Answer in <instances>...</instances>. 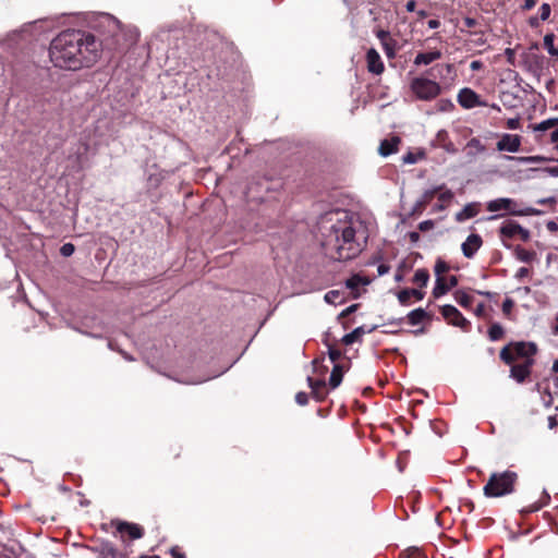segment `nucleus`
<instances>
[{
	"mask_svg": "<svg viewBox=\"0 0 558 558\" xmlns=\"http://www.w3.org/2000/svg\"><path fill=\"white\" fill-rule=\"evenodd\" d=\"M102 44L93 34L82 31H64L50 43L49 57L54 66L77 71L98 62Z\"/></svg>",
	"mask_w": 558,
	"mask_h": 558,
	"instance_id": "nucleus-1",
	"label": "nucleus"
},
{
	"mask_svg": "<svg viewBox=\"0 0 558 558\" xmlns=\"http://www.w3.org/2000/svg\"><path fill=\"white\" fill-rule=\"evenodd\" d=\"M368 238L366 227L356 215L348 211L336 213L325 239L326 253L336 260H348L355 257Z\"/></svg>",
	"mask_w": 558,
	"mask_h": 558,
	"instance_id": "nucleus-2",
	"label": "nucleus"
},
{
	"mask_svg": "<svg viewBox=\"0 0 558 558\" xmlns=\"http://www.w3.org/2000/svg\"><path fill=\"white\" fill-rule=\"evenodd\" d=\"M518 475L512 471L493 473L483 488L484 495L489 498L502 497L513 493Z\"/></svg>",
	"mask_w": 558,
	"mask_h": 558,
	"instance_id": "nucleus-3",
	"label": "nucleus"
},
{
	"mask_svg": "<svg viewBox=\"0 0 558 558\" xmlns=\"http://www.w3.org/2000/svg\"><path fill=\"white\" fill-rule=\"evenodd\" d=\"M537 353V345L534 342H510L505 345L499 353L501 361L506 364L511 365L518 359L524 361L534 360V355Z\"/></svg>",
	"mask_w": 558,
	"mask_h": 558,
	"instance_id": "nucleus-4",
	"label": "nucleus"
},
{
	"mask_svg": "<svg viewBox=\"0 0 558 558\" xmlns=\"http://www.w3.org/2000/svg\"><path fill=\"white\" fill-rule=\"evenodd\" d=\"M488 211L495 213V211H505L507 214L513 215V216H530V215H538L539 211L526 207V208H519L517 202L512 198L508 197H501L496 198L487 203L486 206Z\"/></svg>",
	"mask_w": 558,
	"mask_h": 558,
	"instance_id": "nucleus-5",
	"label": "nucleus"
},
{
	"mask_svg": "<svg viewBox=\"0 0 558 558\" xmlns=\"http://www.w3.org/2000/svg\"><path fill=\"white\" fill-rule=\"evenodd\" d=\"M410 87L413 94L421 100H432L441 92L437 82L425 77L413 78Z\"/></svg>",
	"mask_w": 558,
	"mask_h": 558,
	"instance_id": "nucleus-6",
	"label": "nucleus"
},
{
	"mask_svg": "<svg viewBox=\"0 0 558 558\" xmlns=\"http://www.w3.org/2000/svg\"><path fill=\"white\" fill-rule=\"evenodd\" d=\"M440 311L449 324L463 330H466L470 326V322L453 305H444Z\"/></svg>",
	"mask_w": 558,
	"mask_h": 558,
	"instance_id": "nucleus-7",
	"label": "nucleus"
},
{
	"mask_svg": "<svg viewBox=\"0 0 558 558\" xmlns=\"http://www.w3.org/2000/svg\"><path fill=\"white\" fill-rule=\"evenodd\" d=\"M496 147L499 151L517 153L521 147V136L518 134H502Z\"/></svg>",
	"mask_w": 558,
	"mask_h": 558,
	"instance_id": "nucleus-8",
	"label": "nucleus"
},
{
	"mask_svg": "<svg viewBox=\"0 0 558 558\" xmlns=\"http://www.w3.org/2000/svg\"><path fill=\"white\" fill-rule=\"evenodd\" d=\"M458 102L465 109H472L480 106H485V102L480 100V96L471 88H462L458 94Z\"/></svg>",
	"mask_w": 558,
	"mask_h": 558,
	"instance_id": "nucleus-9",
	"label": "nucleus"
},
{
	"mask_svg": "<svg viewBox=\"0 0 558 558\" xmlns=\"http://www.w3.org/2000/svg\"><path fill=\"white\" fill-rule=\"evenodd\" d=\"M534 360L523 361L521 364H511L510 377L517 383H523L530 375Z\"/></svg>",
	"mask_w": 558,
	"mask_h": 558,
	"instance_id": "nucleus-10",
	"label": "nucleus"
},
{
	"mask_svg": "<svg viewBox=\"0 0 558 558\" xmlns=\"http://www.w3.org/2000/svg\"><path fill=\"white\" fill-rule=\"evenodd\" d=\"M458 284V278L451 276L449 279L445 277L436 278L435 287L433 289V296L438 299L445 295L451 288Z\"/></svg>",
	"mask_w": 558,
	"mask_h": 558,
	"instance_id": "nucleus-11",
	"label": "nucleus"
},
{
	"mask_svg": "<svg viewBox=\"0 0 558 558\" xmlns=\"http://www.w3.org/2000/svg\"><path fill=\"white\" fill-rule=\"evenodd\" d=\"M366 62H367V70L376 75H379L384 72L385 65L381 61V58L376 49L371 48L368 49L366 53Z\"/></svg>",
	"mask_w": 558,
	"mask_h": 558,
	"instance_id": "nucleus-12",
	"label": "nucleus"
},
{
	"mask_svg": "<svg viewBox=\"0 0 558 558\" xmlns=\"http://www.w3.org/2000/svg\"><path fill=\"white\" fill-rule=\"evenodd\" d=\"M482 238L478 234H470L461 246L463 255L466 258H472L474 254L478 251V248L482 246Z\"/></svg>",
	"mask_w": 558,
	"mask_h": 558,
	"instance_id": "nucleus-13",
	"label": "nucleus"
},
{
	"mask_svg": "<svg viewBox=\"0 0 558 558\" xmlns=\"http://www.w3.org/2000/svg\"><path fill=\"white\" fill-rule=\"evenodd\" d=\"M500 233L502 236L506 238H513L518 234H520L523 240H526L529 238V231L523 229L517 222H507L502 225L500 228Z\"/></svg>",
	"mask_w": 558,
	"mask_h": 558,
	"instance_id": "nucleus-14",
	"label": "nucleus"
},
{
	"mask_svg": "<svg viewBox=\"0 0 558 558\" xmlns=\"http://www.w3.org/2000/svg\"><path fill=\"white\" fill-rule=\"evenodd\" d=\"M441 187H435L432 190L425 191L422 196L415 202L412 214H421L425 207L433 201L435 195L438 191H440Z\"/></svg>",
	"mask_w": 558,
	"mask_h": 558,
	"instance_id": "nucleus-15",
	"label": "nucleus"
},
{
	"mask_svg": "<svg viewBox=\"0 0 558 558\" xmlns=\"http://www.w3.org/2000/svg\"><path fill=\"white\" fill-rule=\"evenodd\" d=\"M399 144H400V138L397 136L384 140L380 142L378 151L381 156L387 157L398 150Z\"/></svg>",
	"mask_w": 558,
	"mask_h": 558,
	"instance_id": "nucleus-16",
	"label": "nucleus"
},
{
	"mask_svg": "<svg viewBox=\"0 0 558 558\" xmlns=\"http://www.w3.org/2000/svg\"><path fill=\"white\" fill-rule=\"evenodd\" d=\"M440 58H441L440 50L420 52L416 54V57L414 59V64L415 65H422V64L427 65Z\"/></svg>",
	"mask_w": 558,
	"mask_h": 558,
	"instance_id": "nucleus-17",
	"label": "nucleus"
},
{
	"mask_svg": "<svg viewBox=\"0 0 558 558\" xmlns=\"http://www.w3.org/2000/svg\"><path fill=\"white\" fill-rule=\"evenodd\" d=\"M375 329V327L373 328H369V329H365L364 327H357L355 328L353 331H351L350 333H347L342 337V342L345 344V345H350L354 342H359L362 340V337L367 333V332H372L373 330Z\"/></svg>",
	"mask_w": 558,
	"mask_h": 558,
	"instance_id": "nucleus-18",
	"label": "nucleus"
},
{
	"mask_svg": "<svg viewBox=\"0 0 558 558\" xmlns=\"http://www.w3.org/2000/svg\"><path fill=\"white\" fill-rule=\"evenodd\" d=\"M412 296L416 300H422L424 298V293L416 289H404L398 293V300L402 305H408Z\"/></svg>",
	"mask_w": 558,
	"mask_h": 558,
	"instance_id": "nucleus-19",
	"label": "nucleus"
},
{
	"mask_svg": "<svg viewBox=\"0 0 558 558\" xmlns=\"http://www.w3.org/2000/svg\"><path fill=\"white\" fill-rule=\"evenodd\" d=\"M440 187L441 190L437 192L439 204L435 206V210H444L453 199V193L450 190H444L442 186Z\"/></svg>",
	"mask_w": 558,
	"mask_h": 558,
	"instance_id": "nucleus-20",
	"label": "nucleus"
},
{
	"mask_svg": "<svg viewBox=\"0 0 558 558\" xmlns=\"http://www.w3.org/2000/svg\"><path fill=\"white\" fill-rule=\"evenodd\" d=\"M477 213L478 209L476 204H468L461 211L457 213L456 220L462 222L466 219L475 217Z\"/></svg>",
	"mask_w": 558,
	"mask_h": 558,
	"instance_id": "nucleus-21",
	"label": "nucleus"
},
{
	"mask_svg": "<svg viewBox=\"0 0 558 558\" xmlns=\"http://www.w3.org/2000/svg\"><path fill=\"white\" fill-rule=\"evenodd\" d=\"M453 298H454L456 302L464 308L471 307V305L473 303V296H471L469 293H466L463 290H457L453 293Z\"/></svg>",
	"mask_w": 558,
	"mask_h": 558,
	"instance_id": "nucleus-22",
	"label": "nucleus"
},
{
	"mask_svg": "<svg viewBox=\"0 0 558 558\" xmlns=\"http://www.w3.org/2000/svg\"><path fill=\"white\" fill-rule=\"evenodd\" d=\"M119 530L121 532L128 533V535L132 539L141 538L143 536L142 529L138 525H136V524L123 523V524L120 525Z\"/></svg>",
	"mask_w": 558,
	"mask_h": 558,
	"instance_id": "nucleus-23",
	"label": "nucleus"
},
{
	"mask_svg": "<svg viewBox=\"0 0 558 558\" xmlns=\"http://www.w3.org/2000/svg\"><path fill=\"white\" fill-rule=\"evenodd\" d=\"M342 377H343V369L340 365L336 364L331 371L330 378H329L330 387L333 389L337 388L341 384Z\"/></svg>",
	"mask_w": 558,
	"mask_h": 558,
	"instance_id": "nucleus-24",
	"label": "nucleus"
},
{
	"mask_svg": "<svg viewBox=\"0 0 558 558\" xmlns=\"http://www.w3.org/2000/svg\"><path fill=\"white\" fill-rule=\"evenodd\" d=\"M427 316V313L425 312V310L423 308H416V310H413L411 311L409 314H408V320H409V324L412 325V326H416L418 325L420 323L423 322V319Z\"/></svg>",
	"mask_w": 558,
	"mask_h": 558,
	"instance_id": "nucleus-25",
	"label": "nucleus"
},
{
	"mask_svg": "<svg viewBox=\"0 0 558 558\" xmlns=\"http://www.w3.org/2000/svg\"><path fill=\"white\" fill-rule=\"evenodd\" d=\"M506 159L514 160L519 163H534V162H543V161L547 160L543 156H526V157L506 156Z\"/></svg>",
	"mask_w": 558,
	"mask_h": 558,
	"instance_id": "nucleus-26",
	"label": "nucleus"
},
{
	"mask_svg": "<svg viewBox=\"0 0 558 558\" xmlns=\"http://www.w3.org/2000/svg\"><path fill=\"white\" fill-rule=\"evenodd\" d=\"M429 280V274L426 269H417L413 277V282L420 287H425Z\"/></svg>",
	"mask_w": 558,
	"mask_h": 558,
	"instance_id": "nucleus-27",
	"label": "nucleus"
},
{
	"mask_svg": "<svg viewBox=\"0 0 558 558\" xmlns=\"http://www.w3.org/2000/svg\"><path fill=\"white\" fill-rule=\"evenodd\" d=\"M488 336L492 341H497L504 336V328L500 324H493L488 329Z\"/></svg>",
	"mask_w": 558,
	"mask_h": 558,
	"instance_id": "nucleus-28",
	"label": "nucleus"
},
{
	"mask_svg": "<svg viewBox=\"0 0 558 558\" xmlns=\"http://www.w3.org/2000/svg\"><path fill=\"white\" fill-rule=\"evenodd\" d=\"M556 125H558V117L542 121L541 123L534 126V131L544 132Z\"/></svg>",
	"mask_w": 558,
	"mask_h": 558,
	"instance_id": "nucleus-29",
	"label": "nucleus"
},
{
	"mask_svg": "<svg viewBox=\"0 0 558 558\" xmlns=\"http://www.w3.org/2000/svg\"><path fill=\"white\" fill-rule=\"evenodd\" d=\"M554 34H547L544 37V46L546 47L548 53L550 56L557 57L558 56V49L554 46Z\"/></svg>",
	"mask_w": 558,
	"mask_h": 558,
	"instance_id": "nucleus-30",
	"label": "nucleus"
},
{
	"mask_svg": "<svg viewBox=\"0 0 558 558\" xmlns=\"http://www.w3.org/2000/svg\"><path fill=\"white\" fill-rule=\"evenodd\" d=\"M307 381L312 389L313 395L316 398L322 399L323 396H320L319 390L325 387V381L324 380H314L311 377L307 378Z\"/></svg>",
	"mask_w": 558,
	"mask_h": 558,
	"instance_id": "nucleus-31",
	"label": "nucleus"
},
{
	"mask_svg": "<svg viewBox=\"0 0 558 558\" xmlns=\"http://www.w3.org/2000/svg\"><path fill=\"white\" fill-rule=\"evenodd\" d=\"M517 258L523 263H530L535 256L534 252L527 251L525 248L518 247L515 251Z\"/></svg>",
	"mask_w": 558,
	"mask_h": 558,
	"instance_id": "nucleus-32",
	"label": "nucleus"
},
{
	"mask_svg": "<svg viewBox=\"0 0 558 558\" xmlns=\"http://www.w3.org/2000/svg\"><path fill=\"white\" fill-rule=\"evenodd\" d=\"M449 269V266L448 264L442 260V259H438L435 264V275H436V278H439V277H442V275L448 271Z\"/></svg>",
	"mask_w": 558,
	"mask_h": 558,
	"instance_id": "nucleus-33",
	"label": "nucleus"
},
{
	"mask_svg": "<svg viewBox=\"0 0 558 558\" xmlns=\"http://www.w3.org/2000/svg\"><path fill=\"white\" fill-rule=\"evenodd\" d=\"M381 46H383V48L385 50L386 56L389 59L395 58V56H396V50H395L396 43L393 40H389V41L383 44Z\"/></svg>",
	"mask_w": 558,
	"mask_h": 558,
	"instance_id": "nucleus-34",
	"label": "nucleus"
},
{
	"mask_svg": "<svg viewBox=\"0 0 558 558\" xmlns=\"http://www.w3.org/2000/svg\"><path fill=\"white\" fill-rule=\"evenodd\" d=\"M340 298V292L339 291H336V290H331L329 292H327L324 296L325 301L327 303H331V304H335L337 303V301L339 300Z\"/></svg>",
	"mask_w": 558,
	"mask_h": 558,
	"instance_id": "nucleus-35",
	"label": "nucleus"
},
{
	"mask_svg": "<svg viewBox=\"0 0 558 558\" xmlns=\"http://www.w3.org/2000/svg\"><path fill=\"white\" fill-rule=\"evenodd\" d=\"M75 251V247L72 243H65L61 246L60 253L64 257L71 256Z\"/></svg>",
	"mask_w": 558,
	"mask_h": 558,
	"instance_id": "nucleus-36",
	"label": "nucleus"
},
{
	"mask_svg": "<svg viewBox=\"0 0 558 558\" xmlns=\"http://www.w3.org/2000/svg\"><path fill=\"white\" fill-rule=\"evenodd\" d=\"M514 306V302L512 299H509L507 298L504 303H502V313L506 315V316H510L511 314V311Z\"/></svg>",
	"mask_w": 558,
	"mask_h": 558,
	"instance_id": "nucleus-37",
	"label": "nucleus"
},
{
	"mask_svg": "<svg viewBox=\"0 0 558 558\" xmlns=\"http://www.w3.org/2000/svg\"><path fill=\"white\" fill-rule=\"evenodd\" d=\"M328 355L331 362H337L341 357V352L338 349H335L328 345Z\"/></svg>",
	"mask_w": 558,
	"mask_h": 558,
	"instance_id": "nucleus-38",
	"label": "nucleus"
},
{
	"mask_svg": "<svg viewBox=\"0 0 558 558\" xmlns=\"http://www.w3.org/2000/svg\"><path fill=\"white\" fill-rule=\"evenodd\" d=\"M405 558H426L424 556V554L417 549V548H414V549H409L405 554H404Z\"/></svg>",
	"mask_w": 558,
	"mask_h": 558,
	"instance_id": "nucleus-39",
	"label": "nucleus"
},
{
	"mask_svg": "<svg viewBox=\"0 0 558 558\" xmlns=\"http://www.w3.org/2000/svg\"><path fill=\"white\" fill-rule=\"evenodd\" d=\"M376 36L377 38L380 40L381 45L391 40L390 39V35H389V32L385 31V29H378L376 32Z\"/></svg>",
	"mask_w": 558,
	"mask_h": 558,
	"instance_id": "nucleus-40",
	"label": "nucleus"
},
{
	"mask_svg": "<svg viewBox=\"0 0 558 558\" xmlns=\"http://www.w3.org/2000/svg\"><path fill=\"white\" fill-rule=\"evenodd\" d=\"M295 401L299 405H306L308 402V396L306 392H298L295 396Z\"/></svg>",
	"mask_w": 558,
	"mask_h": 558,
	"instance_id": "nucleus-41",
	"label": "nucleus"
},
{
	"mask_svg": "<svg viewBox=\"0 0 558 558\" xmlns=\"http://www.w3.org/2000/svg\"><path fill=\"white\" fill-rule=\"evenodd\" d=\"M541 11V19L543 21H546L550 15V7L547 3H543L539 8Z\"/></svg>",
	"mask_w": 558,
	"mask_h": 558,
	"instance_id": "nucleus-42",
	"label": "nucleus"
},
{
	"mask_svg": "<svg viewBox=\"0 0 558 558\" xmlns=\"http://www.w3.org/2000/svg\"><path fill=\"white\" fill-rule=\"evenodd\" d=\"M507 128L509 130H518L520 128V119L511 118L507 120Z\"/></svg>",
	"mask_w": 558,
	"mask_h": 558,
	"instance_id": "nucleus-43",
	"label": "nucleus"
},
{
	"mask_svg": "<svg viewBox=\"0 0 558 558\" xmlns=\"http://www.w3.org/2000/svg\"><path fill=\"white\" fill-rule=\"evenodd\" d=\"M529 275V269L526 267H521L518 269L515 274L517 279H522Z\"/></svg>",
	"mask_w": 558,
	"mask_h": 558,
	"instance_id": "nucleus-44",
	"label": "nucleus"
},
{
	"mask_svg": "<svg viewBox=\"0 0 558 558\" xmlns=\"http://www.w3.org/2000/svg\"><path fill=\"white\" fill-rule=\"evenodd\" d=\"M483 68V63L480 60H474L470 64V69L472 71H478Z\"/></svg>",
	"mask_w": 558,
	"mask_h": 558,
	"instance_id": "nucleus-45",
	"label": "nucleus"
},
{
	"mask_svg": "<svg viewBox=\"0 0 558 558\" xmlns=\"http://www.w3.org/2000/svg\"><path fill=\"white\" fill-rule=\"evenodd\" d=\"M463 22L464 25L469 28L475 27L477 24L476 20L472 17H465Z\"/></svg>",
	"mask_w": 558,
	"mask_h": 558,
	"instance_id": "nucleus-46",
	"label": "nucleus"
},
{
	"mask_svg": "<svg viewBox=\"0 0 558 558\" xmlns=\"http://www.w3.org/2000/svg\"><path fill=\"white\" fill-rule=\"evenodd\" d=\"M403 162L404 163H414V162H416V158L414 157L413 154L409 153L405 156H403Z\"/></svg>",
	"mask_w": 558,
	"mask_h": 558,
	"instance_id": "nucleus-47",
	"label": "nucleus"
},
{
	"mask_svg": "<svg viewBox=\"0 0 558 558\" xmlns=\"http://www.w3.org/2000/svg\"><path fill=\"white\" fill-rule=\"evenodd\" d=\"M360 279L357 277H353L347 281V286L351 289L355 288L359 284Z\"/></svg>",
	"mask_w": 558,
	"mask_h": 558,
	"instance_id": "nucleus-48",
	"label": "nucleus"
},
{
	"mask_svg": "<svg viewBox=\"0 0 558 558\" xmlns=\"http://www.w3.org/2000/svg\"><path fill=\"white\" fill-rule=\"evenodd\" d=\"M389 269H390L389 266H387L385 264H381V265L378 266V269H377L378 270V275L379 276H384V275L388 274Z\"/></svg>",
	"mask_w": 558,
	"mask_h": 558,
	"instance_id": "nucleus-49",
	"label": "nucleus"
},
{
	"mask_svg": "<svg viewBox=\"0 0 558 558\" xmlns=\"http://www.w3.org/2000/svg\"><path fill=\"white\" fill-rule=\"evenodd\" d=\"M546 227H547L548 231H550V232H556L558 230V223L555 221H548L546 223Z\"/></svg>",
	"mask_w": 558,
	"mask_h": 558,
	"instance_id": "nucleus-50",
	"label": "nucleus"
},
{
	"mask_svg": "<svg viewBox=\"0 0 558 558\" xmlns=\"http://www.w3.org/2000/svg\"><path fill=\"white\" fill-rule=\"evenodd\" d=\"M433 226V222L427 220V221H423L420 223L418 228L421 231H426L427 229H429L430 227Z\"/></svg>",
	"mask_w": 558,
	"mask_h": 558,
	"instance_id": "nucleus-51",
	"label": "nucleus"
},
{
	"mask_svg": "<svg viewBox=\"0 0 558 558\" xmlns=\"http://www.w3.org/2000/svg\"><path fill=\"white\" fill-rule=\"evenodd\" d=\"M356 307H357V304H353V305H351V306L347 307V308L341 313V316H347V315H349V314L353 313V312L356 310Z\"/></svg>",
	"mask_w": 558,
	"mask_h": 558,
	"instance_id": "nucleus-52",
	"label": "nucleus"
},
{
	"mask_svg": "<svg viewBox=\"0 0 558 558\" xmlns=\"http://www.w3.org/2000/svg\"><path fill=\"white\" fill-rule=\"evenodd\" d=\"M536 3V0H524V10H531Z\"/></svg>",
	"mask_w": 558,
	"mask_h": 558,
	"instance_id": "nucleus-53",
	"label": "nucleus"
},
{
	"mask_svg": "<svg viewBox=\"0 0 558 558\" xmlns=\"http://www.w3.org/2000/svg\"><path fill=\"white\" fill-rule=\"evenodd\" d=\"M416 2L415 0H409L405 8L409 12H413L415 10Z\"/></svg>",
	"mask_w": 558,
	"mask_h": 558,
	"instance_id": "nucleus-54",
	"label": "nucleus"
},
{
	"mask_svg": "<svg viewBox=\"0 0 558 558\" xmlns=\"http://www.w3.org/2000/svg\"><path fill=\"white\" fill-rule=\"evenodd\" d=\"M546 171L553 177H558V167L547 168Z\"/></svg>",
	"mask_w": 558,
	"mask_h": 558,
	"instance_id": "nucleus-55",
	"label": "nucleus"
},
{
	"mask_svg": "<svg viewBox=\"0 0 558 558\" xmlns=\"http://www.w3.org/2000/svg\"><path fill=\"white\" fill-rule=\"evenodd\" d=\"M171 555H172L173 558H185L184 554L178 551L174 548L171 549Z\"/></svg>",
	"mask_w": 558,
	"mask_h": 558,
	"instance_id": "nucleus-56",
	"label": "nucleus"
},
{
	"mask_svg": "<svg viewBox=\"0 0 558 558\" xmlns=\"http://www.w3.org/2000/svg\"><path fill=\"white\" fill-rule=\"evenodd\" d=\"M550 141L553 143H558V128L551 132L550 134Z\"/></svg>",
	"mask_w": 558,
	"mask_h": 558,
	"instance_id": "nucleus-57",
	"label": "nucleus"
},
{
	"mask_svg": "<svg viewBox=\"0 0 558 558\" xmlns=\"http://www.w3.org/2000/svg\"><path fill=\"white\" fill-rule=\"evenodd\" d=\"M439 25H440V22L438 20H430V21H428V26L430 28H437V27H439Z\"/></svg>",
	"mask_w": 558,
	"mask_h": 558,
	"instance_id": "nucleus-58",
	"label": "nucleus"
},
{
	"mask_svg": "<svg viewBox=\"0 0 558 558\" xmlns=\"http://www.w3.org/2000/svg\"><path fill=\"white\" fill-rule=\"evenodd\" d=\"M106 19L109 22V24H112L114 27L119 28L120 24L116 19H113L111 16H107Z\"/></svg>",
	"mask_w": 558,
	"mask_h": 558,
	"instance_id": "nucleus-59",
	"label": "nucleus"
},
{
	"mask_svg": "<svg viewBox=\"0 0 558 558\" xmlns=\"http://www.w3.org/2000/svg\"><path fill=\"white\" fill-rule=\"evenodd\" d=\"M556 417L555 416H549L548 417V425H549V428H554L556 426Z\"/></svg>",
	"mask_w": 558,
	"mask_h": 558,
	"instance_id": "nucleus-60",
	"label": "nucleus"
},
{
	"mask_svg": "<svg viewBox=\"0 0 558 558\" xmlns=\"http://www.w3.org/2000/svg\"><path fill=\"white\" fill-rule=\"evenodd\" d=\"M417 15H418L421 19H424V17H426V16H427V12H426V11H424V10H421V11H418V12H417Z\"/></svg>",
	"mask_w": 558,
	"mask_h": 558,
	"instance_id": "nucleus-61",
	"label": "nucleus"
},
{
	"mask_svg": "<svg viewBox=\"0 0 558 558\" xmlns=\"http://www.w3.org/2000/svg\"><path fill=\"white\" fill-rule=\"evenodd\" d=\"M556 325L554 327V333L558 335V315L556 316Z\"/></svg>",
	"mask_w": 558,
	"mask_h": 558,
	"instance_id": "nucleus-62",
	"label": "nucleus"
},
{
	"mask_svg": "<svg viewBox=\"0 0 558 558\" xmlns=\"http://www.w3.org/2000/svg\"><path fill=\"white\" fill-rule=\"evenodd\" d=\"M553 371H554L555 373H558V360H556V361L554 362V364H553Z\"/></svg>",
	"mask_w": 558,
	"mask_h": 558,
	"instance_id": "nucleus-63",
	"label": "nucleus"
},
{
	"mask_svg": "<svg viewBox=\"0 0 558 558\" xmlns=\"http://www.w3.org/2000/svg\"><path fill=\"white\" fill-rule=\"evenodd\" d=\"M506 53L508 54L509 58L513 56V51L509 48L506 50Z\"/></svg>",
	"mask_w": 558,
	"mask_h": 558,
	"instance_id": "nucleus-64",
	"label": "nucleus"
}]
</instances>
